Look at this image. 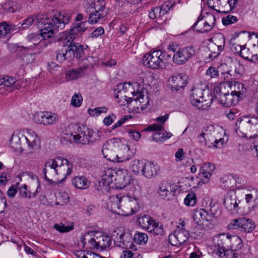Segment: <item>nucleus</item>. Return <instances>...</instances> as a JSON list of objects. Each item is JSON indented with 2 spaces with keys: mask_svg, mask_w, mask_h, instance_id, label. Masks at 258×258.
Listing matches in <instances>:
<instances>
[{
  "mask_svg": "<svg viewBox=\"0 0 258 258\" xmlns=\"http://www.w3.org/2000/svg\"><path fill=\"white\" fill-rule=\"evenodd\" d=\"M184 203L187 206H194L197 203V196L194 191L189 192L184 200Z\"/></svg>",
  "mask_w": 258,
  "mask_h": 258,
  "instance_id": "nucleus-49",
  "label": "nucleus"
},
{
  "mask_svg": "<svg viewBox=\"0 0 258 258\" xmlns=\"http://www.w3.org/2000/svg\"><path fill=\"white\" fill-rule=\"evenodd\" d=\"M134 96L133 101L137 105L138 109L140 108L143 110L147 107L149 104L148 97L143 94V92L137 91H134L132 92Z\"/></svg>",
  "mask_w": 258,
  "mask_h": 258,
  "instance_id": "nucleus-22",
  "label": "nucleus"
},
{
  "mask_svg": "<svg viewBox=\"0 0 258 258\" xmlns=\"http://www.w3.org/2000/svg\"><path fill=\"white\" fill-rule=\"evenodd\" d=\"M34 21V19L33 17H28L27 18L24 20L21 24L23 29H27L32 25Z\"/></svg>",
  "mask_w": 258,
  "mask_h": 258,
  "instance_id": "nucleus-61",
  "label": "nucleus"
},
{
  "mask_svg": "<svg viewBox=\"0 0 258 258\" xmlns=\"http://www.w3.org/2000/svg\"><path fill=\"white\" fill-rule=\"evenodd\" d=\"M171 55L164 51L157 50L151 51L143 57V64L152 69H162L166 67L168 61L171 59Z\"/></svg>",
  "mask_w": 258,
  "mask_h": 258,
  "instance_id": "nucleus-7",
  "label": "nucleus"
},
{
  "mask_svg": "<svg viewBox=\"0 0 258 258\" xmlns=\"http://www.w3.org/2000/svg\"><path fill=\"white\" fill-rule=\"evenodd\" d=\"M73 184L77 188L84 189L90 185V182L83 176H77L72 180Z\"/></svg>",
  "mask_w": 258,
  "mask_h": 258,
  "instance_id": "nucleus-35",
  "label": "nucleus"
},
{
  "mask_svg": "<svg viewBox=\"0 0 258 258\" xmlns=\"http://www.w3.org/2000/svg\"><path fill=\"white\" fill-rule=\"evenodd\" d=\"M67 48L63 47L56 51V59L59 62H69L76 57V48Z\"/></svg>",
  "mask_w": 258,
  "mask_h": 258,
  "instance_id": "nucleus-17",
  "label": "nucleus"
},
{
  "mask_svg": "<svg viewBox=\"0 0 258 258\" xmlns=\"http://www.w3.org/2000/svg\"><path fill=\"white\" fill-rule=\"evenodd\" d=\"M206 14V16L205 17L202 16V15H200V16L198 17L197 22L192 26L191 28L192 29H195L198 24L204 18H205V21H206L208 23L207 24L209 23V24H210L211 25L214 26L216 22V17L215 15L208 12H207Z\"/></svg>",
  "mask_w": 258,
  "mask_h": 258,
  "instance_id": "nucleus-43",
  "label": "nucleus"
},
{
  "mask_svg": "<svg viewBox=\"0 0 258 258\" xmlns=\"http://www.w3.org/2000/svg\"><path fill=\"white\" fill-rule=\"evenodd\" d=\"M227 227L229 230L237 229L242 232H250L254 230L255 224L252 220L243 217L233 220Z\"/></svg>",
  "mask_w": 258,
  "mask_h": 258,
  "instance_id": "nucleus-11",
  "label": "nucleus"
},
{
  "mask_svg": "<svg viewBox=\"0 0 258 258\" xmlns=\"http://www.w3.org/2000/svg\"><path fill=\"white\" fill-rule=\"evenodd\" d=\"M250 197L253 199V204L251 206L253 208L258 207V190L256 188H253L250 191Z\"/></svg>",
  "mask_w": 258,
  "mask_h": 258,
  "instance_id": "nucleus-59",
  "label": "nucleus"
},
{
  "mask_svg": "<svg viewBox=\"0 0 258 258\" xmlns=\"http://www.w3.org/2000/svg\"><path fill=\"white\" fill-rule=\"evenodd\" d=\"M189 233L186 230L176 229L173 234L169 236V239L171 240H175L173 244L175 245H181L186 242L189 238Z\"/></svg>",
  "mask_w": 258,
  "mask_h": 258,
  "instance_id": "nucleus-23",
  "label": "nucleus"
},
{
  "mask_svg": "<svg viewBox=\"0 0 258 258\" xmlns=\"http://www.w3.org/2000/svg\"><path fill=\"white\" fill-rule=\"evenodd\" d=\"M212 41L213 43L209 45L210 50L211 51V49H214L217 48V51H213L209 54V57L211 59H214L218 56L223 50L225 46V37L223 34L219 33L214 37Z\"/></svg>",
  "mask_w": 258,
  "mask_h": 258,
  "instance_id": "nucleus-18",
  "label": "nucleus"
},
{
  "mask_svg": "<svg viewBox=\"0 0 258 258\" xmlns=\"http://www.w3.org/2000/svg\"><path fill=\"white\" fill-rule=\"evenodd\" d=\"M117 151L115 154L116 161L115 162H120L128 160L132 156V153L130 151L127 145L123 144L120 140L117 141Z\"/></svg>",
  "mask_w": 258,
  "mask_h": 258,
  "instance_id": "nucleus-21",
  "label": "nucleus"
},
{
  "mask_svg": "<svg viewBox=\"0 0 258 258\" xmlns=\"http://www.w3.org/2000/svg\"><path fill=\"white\" fill-rule=\"evenodd\" d=\"M107 204L111 211L118 215L128 216L135 214L140 206V199L135 195L110 197Z\"/></svg>",
  "mask_w": 258,
  "mask_h": 258,
  "instance_id": "nucleus-1",
  "label": "nucleus"
},
{
  "mask_svg": "<svg viewBox=\"0 0 258 258\" xmlns=\"http://www.w3.org/2000/svg\"><path fill=\"white\" fill-rule=\"evenodd\" d=\"M158 193L159 194L164 200H168L170 199L169 195L173 194L169 191L168 187L164 186L163 184H162L159 186V190L158 191Z\"/></svg>",
  "mask_w": 258,
  "mask_h": 258,
  "instance_id": "nucleus-51",
  "label": "nucleus"
},
{
  "mask_svg": "<svg viewBox=\"0 0 258 258\" xmlns=\"http://www.w3.org/2000/svg\"><path fill=\"white\" fill-rule=\"evenodd\" d=\"M115 245L124 249H136L133 243V238L130 233L125 232L121 228H117L112 235Z\"/></svg>",
  "mask_w": 258,
  "mask_h": 258,
  "instance_id": "nucleus-8",
  "label": "nucleus"
},
{
  "mask_svg": "<svg viewBox=\"0 0 258 258\" xmlns=\"http://www.w3.org/2000/svg\"><path fill=\"white\" fill-rule=\"evenodd\" d=\"M54 228L56 229L57 231L63 233V232H68L71 230L73 228H70L69 226H66L63 224H55L54 226Z\"/></svg>",
  "mask_w": 258,
  "mask_h": 258,
  "instance_id": "nucleus-62",
  "label": "nucleus"
},
{
  "mask_svg": "<svg viewBox=\"0 0 258 258\" xmlns=\"http://www.w3.org/2000/svg\"><path fill=\"white\" fill-rule=\"evenodd\" d=\"M132 181L131 176L128 175L125 169H118L116 171L115 183L116 188H123L128 185Z\"/></svg>",
  "mask_w": 258,
  "mask_h": 258,
  "instance_id": "nucleus-20",
  "label": "nucleus"
},
{
  "mask_svg": "<svg viewBox=\"0 0 258 258\" xmlns=\"http://www.w3.org/2000/svg\"><path fill=\"white\" fill-rule=\"evenodd\" d=\"M226 87L229 88L230 85L225 82L221 83L218 86L215 87L213 89V99L215 98L219 102L221 101V97L223 96H225L227 95V93L229 92V91L223 92V90H226Z\"/></svg>",
  "mask_w": 258,
  "mask_h": 258,
  "instance_id": "nucleus-33",
  "label": "nucleus"
},
{
  "mask_svg": "<svg viewBox=\"0 0 258 258\" xmlns=\"http://www.w3.org/2000/svg\"><path fill=\"white\" fill-rule=\"evenodd\" d=\"M229 234L220 233L214 236L213 238V249L217 255L222 257V251L229 248Z\"/></svg>",
  "mask_w": 258,
  "mask_h": 258,
  "instance_id": "nucleus-12",
  "label": "nucleus"
},
{
  "mask_svg": "<svg viewBox=\"0 0 258 258\" xmlns=\"http://www.w3.org/2000/svg\"><path fill=\"white\" fill-rule=\"evenodd\" d=\"M153 219L148 215H144L138 219V223L142 227L147 230Z\"/></svg>",
  "mask_w": 258,
  "mask_h": 258,
  "instance_id": "nucleus-52",
  "label": "nucleus"
},
{
  "mask_svg": "<svg viewBox=\"0 0 258 258\" xmlns=\"http://www.w3.org/2000/svg\"><path fill=\"white\" fill-rule=\"evenodd\" d=\"M116 171L111 169H108L104 171L102 176V179L98 182L97 189L100 190L102 187L113 188V181L115 182Z\"/></svg>",
  "mask_w": 258,
  "mask_h": 258,
  "instance_id": "nucleus-19",
  "label": "nucleus"
},
{
  "mask_svg": "<svg viewBox=\"0 0 258 258\" xmlns=\"http://www.w3.org/2000/svg\"><path fill=\"white\" fill-rule=\"evenodd\" d=\"M81 127L78 124H72L68 126V133L76 141H80V135H81Z\"/></svg>",
  "mask_w": 258,
  "mask_h": 258,
  "instance_id": "nucleus-42",
  "label": "nucleus"
},
{
  "mask_svg": "<svg viewBox=\"0 0 258 258\" xmlns=\"http://www.w3.org/2000/svg\"><path fill=\"white\" fill-rule=\"evenodd\" d=\"M168 49L174 52L172 59L175 63L178 65L186 63L196 53L195 49L192 46L185 47L176 50V49L174 48L173 46L170 45Z\"/></svg>",
  "mask_w": 258,
  "mask_h": 258,
  "instance_id": "nucleus-10",
  "label": "nucleus"
},
{
  "mask_svg": "<svg viewBox=\"0 0 258 258\" xmlns=\"http://www.w3.org/2000/svg\"><path fill=\"white\" fill-rule=\"evenodd\" d=\"M233 51H235V53L239 54L242 57L245 59H247L250 61V58L248 56H245L244 54V51H247L249 49H246L244 46L233 44L231 48Z\"/></svg>",
  "mask_w": 258,
  "mask_h": 258,
  "instance_id": "nucleus-50",
  "label": "nucleus"
},
{
  "mask_svg": "<svg viewBox=\"0 0 258 258\" xmlns=\"http://www.w3.org/2000/svg\"><path fill=\"white\" fill-rule=\"evenodd\" d=\"M172 134L171 133L166 132V134L160 132H155L152 136V140L156 142H163L169 139Z\"/></svg>",
  "mask_w": 258,
  "mask_h": 258,
  "instance_id": "nucleus-45",
  "label": "nucleus"
},
{
  "mask_svg": "<svg viewBox=\"0 0 258 258\" xmlns=\"http://www.w3.org/2000/svg\"><path fill=\"white\" fill-rule=\"evenodd\" d=\"M17 80L16 78L5 76L0 77V86L4 85L8 87H12L13 90L18 89L20 88V85L18 84H16Z\"/></svg>",
  "mask_w": 258,
  "mask_h": 258,
  "instance_id": "nucleus-37",
  "label": "nucleus"
},
{
  "mask_svg": "<svg viewBox=\"0 0 258 258\" xmlns=\"http://www.w3.org/2000/svg\"><path fill=\"white\" fill-rule=\"evenodd\" d=\"M187 81V76L184 74H175L169 79L168 86L172 92H177L184 88Z\"/></svg>",
  "mask_w": 258,
  "mask_h": 258,
  "instance_id": "nucleus-15",
  "label": "nucleus"
},
{
  "mask_svg": "<svg viewBox=\"0 0 258 258\" xmlns=\"http://www.w3.org/2000/svg\"><path fill=\"white\" fill-rule=\"evenodd\" d=\"M148 235L143 232H137L134 235L135 242L139 244H144L148 241Z\"/></svg>",
  "mask_w": 258,
  "mask_h": 258,
  "instance_id": "nucleus-47",
  "label": "nucleus"
},
{
  "mask_svg": "<svg viewBox=\"0 0 258 258\" xmlns=\"http://www.w3.org/2000/svg\"><path fill=\"white\" fill-rule=\"evenodd\" d=\"M43 168L53 169V173H59L62 174L61 179H57L55 184L62 182L68 176L72 174L73 164L68 160L61 157L49 159L46 162Z\"/></svg>",
  "mask_w": 258,
  "mask_h": 258,
  "instance_id": "nucleus-6",
  "label": "nucleus"
},
{
  "mask_svg": "<svg viewBox=\"0 0 258 258\" xmlns=\"http://www.w3.org/2000/svg\"><path fill=\"white\" fill-rule=\"evenodd\" d=\"M229 241L228 242L229 248L233 250H238L243 246V243L241 238L236 235L231 236L229 234Z\"/></svg>",
  "mask_w": 258,
  "mask_h": 258,
  "instance_id": "nucleus-40",
  "label": "nucleus"
},
{
  "mask_svg": "<svg viewBox=\"0 0 258 258\" xmlns=\"http://www.w3.org/2000/svg\"><path fill=\"white\" fill-rule=\"evenodd\" d=\"M192 217L194 222L200 226L204 225V222H210L207 216V211L204 209L194 210Z\"/></svg>",
  "mask_w": 258,
  "mask_h": 258,
  "instance_id": "nucleus-26",
  "label": "nucleus"
},
{
  "mask_svg": "<svg viewBox=\"0 0 258 258\" xmlns=\"http://www.w3.org/2000/svg\"><path fill=\"white\" fill-rule=\"evenodd\" d=\"M19 195L24 198H31L32 197V193L28 190L26 184H23L20 188Z\"/></svg>",
  "mask_w": 258,
  "mask_h": 258,
  "instance_id": "nucleus-58",
  "label": "nucleus"
},
{
  "mask_svg": "<svg viewBox=\"0 0 258 258\" xmlns=\"http://www.w3.org/2000/svg\"><path fill=\"white\" fill-rule=\"evenodd\" d=\"M206 74L210 78H214L217 77L219 74V71L215 67H210L206 72Z\"/></svg>",
  "mask_w": 258,
  "mask_h": 258,
  "instance_id": "nucleus-63",
  "label": "nucleus"
},
{
  "mask_svg": "<svg viewBox=\"0 0 258 258\" xmlns=\"http://www.w3.org/2000/svg\"><path fill=\"white\" fill-rule=\"evenodd\" d=\"M86 23L87 21L74 23L70 30V33L72 35H75L76 37L77 35L82 34L87 29Z\"/></svg>",
  "mask_w": 258,
  "mask_h": 258,
  "instance_id": "nucleus-39",
  "label": "nucleus"
},
{
  "mask_svg": "<svg viewBox=\"0 0 258 258\" xmlns=\"http://www.w3.org/2000/svg\"><path fill=\"white\" fill-rule=\"evenodd\" d=\"M238 21L237 18L234 16L229 15L222 19V23L224 26L235 23Z\"/></svg>",
  "mask_w": 258,
  "mask_h": 258,
  "instance_id": "nucleus-55",
  "label": "nucleus"
},
{
  "mask_svg": "<svg viewBox=\"0 0 258 258\" xmlns=\"http://www.w3.org/2000/svg\"><path fill=\"white\" fill-rule=\"evenodd\" d=\"M215 170V166L211 163H205L200 169L199 176L205 183L208 182L212 173Z\"/></svg>",
  "mask_w": 258,
  "mask_h": 258,
  "instance_id": "nucleus-25",
  "label": "nucleus"
},
{
  "mask_svg": "<svg viewBox=\"0 0 258 258\" xmlns=\"http://www.w3.org/2000/svg\"><path fill=\"white\" fill-rule=\"evenodd\" d=\"M239 100H240L231 92V94H229V92H228L227 93L226 95L221 97L219 103L222 104L224 107H229L231 105H235L238 103Z\"/></svg>",
  "mask_w": 258,
  "mask_h": 258,
  "instance_id": "nucleus-36",
  "label": "nucleus"
},
{
  "mask_svg": "<svg viewBox=\"0 0 258 258\" xmlns=\"http://www.w3.org/2000/svg\"><path fill=\"white\" fill-rule=\"evenodd\" d=\"M84 74L81 68L72 69L66 71L65 78L68 82L72 81L82 78Z\"/></svg>",
  "mask_w": 258,
  "mask_h": 258,
  "instance_id": "nucleus-34",
  "label": "nucleus"
},
{
  "mask_svg": "<svg viewBox=\"0 0 258 258\" xmlns=\"http://www.w3.org/2000/svg\"><path fill=\"white\" fill-rule=\"evenodd\" d=\"M234 250L230 248L226 249L224 251H222V258H237V254L234 252Z\"/></svg>",
  "mask_w": 258,
  "mask_h": 258,
  "instance_id": "nucleus-60",
  "label": "nucleus"
},
{
  "mask_svg": "<svg viewBox=\"0 0 258 258\" xmlns=\"http://www.w3.org/2000/svg\"><path fill=\"white\" fill-rule=\"evenodd\" d=\"M144 164L143 161L135 159L130 163V169L135 174H142Z\"/></svg>",
  "mask_w": 258,
  "mask_h": 258,
  "instance_id": "nucleus-41",
  "label": "nucleus"
},
{
  "mask_svg": "<svg viewBox=\"0 0 258 258\" xmlns=\"http://www.w3.org/2000/svg\"><path fill=\"white\" fill-rule=\"evenodd\" d=\"M217 207L215 206L212 207L209 211H207V216L210 222H212L213 219L217 215Z\"/></svg>",
  "mask_w": 258,
  "mask_h": 258,
  "instance_id": "nucleus-64",
  "label": "nucleus"
},
{
  "mask_svg": "<svg viewBox=\"0 0 258 258\" xmlns=\"http://www.w3.org/2000/svg\"><path fill=\"white\" fill-rule=\"evenodd\" d=\"M207 23V21H205V22L202 25L199 24L198 29L197 30V31L200 33H206L209 32L213 28L214 26Z\"/></svg>",
  "mask_w": 258,
  "mask_h": 258,
  "instance_id": "nucleus-56",
  "label": "nucleus"
},
{
  "mask_svg": "<svg viewBox=\"0 0 258 258\" xmlns=\"http://www.w3.org/2000/svg\"><path fill=\"white\" fill-rule=\"evenodd\" d=\"M139 84L137 83L134 84V86H132L129 83H125L124 84H119L116 86V88L114 89V94L116 101L120 106H124L133 101V97L126 96L124 94L126 92L127 88L132 89L135 87H138Z\"/></svg>",
  "mask_w": 258,
  "mask_h": 258,
  "instance_id": "nucleus-9",
  "label": "nucleus"
},
{
  "mask_svg": "<svg viewBox=\"0 0 258 258\" xmlns=\"http://www.w3.org/2000/svg\"><path fill=\"white\" fill-rule=\"evenodd\" d=\"M105 9L104 6H102L98 8L97 10L92 9L93 11H91V13L89 14L88 22L90 24H94L97 23L98 21L105 17V14L103 13H100L103 11Z\"/></svg>",
  "mask_w": 258,
  "mask_h": 258,
  "instance_id": "nucleus-31",
  "label": "nucleus"
},
{
  "mask_svg": "<svg viewBox=\"0 0 258 258\" xmlns=\"http://www.w3.org/2000/svg\"><path fill=\"white\" fill-rule=\"evenodd\" d=\"M24 137L29 148L33 149L40 146V139L34 132L31 130L28 131Z\"/></svg>",
  "mask_w": 258,
  "mask_h": 258,
  "instance_id": "nucleus-29",
  "label": "nucleus"
},
{
  "mask_svg": "<svg viewBox=\"0 0 258 258\" xmlns=\"http://www.w3.org/2000/svg\"><path fill=\"white\" fill-rule=\"evenodd\" d=\"M150 224L147 229L148 232L155 235H162L163 234V227L161 223L153 219L151 220Z\"/></svg>",
  "mask_w": 258,
  "mask_h": 258,
  "instance_id": "nucleus-38",
  "label": "nucleus"
},
{
  "mask_svg": "<svg viewBox=\"0 0 258 258\" xmlns=\"http://www.w3.org/2000/svg\"><path fill=\"white\" fill-rule=\"evenodd\" d=\"M229 88L232 90L231 93L239 100L242 99L246 92L243 85L238 82H234Z\"/></svg>",
  "mask_w": 258,
  "mask_h": 258,
  "instance_id": "nucleus-32",
  "label": "nucleus"
},
{
  "mask_svg": "<svg viewBox=\"0 0 258 258\" xmlns=\"http://www.w3.org/2000/svg\"><path fill=\"white\" fill-rule=\"evenodd\" d=\"M142 175L148 179L156 177L159 171V167L157 164L150 161H146L143 168Z\"/></svg>",
  "mask_w": 258,
  "mask_h": 258,
  "instance_id": "nucleus-24",
  "label": "nucleus"
},
{
  "mask_svg": "<svg viewBox=\"0 0 258 258\" xmlns=\"http://www.w3.org/2000/svg\"><path fill=\"white\" fill-rule=\"evenodd\" d=\"M169 118V114H166L163 116L158 117L156 121L160 123H155L150 125L144 129L145 131L156 132L160 131L163 128V124Z\"/></svg>",
  "mask_w": 258,
  "mask_h": 258,
  "instance_id": "nucleus-30",
  "label": "nucleus"
},
{
  "mask_svg": "<svg viewBox=\"0 0 258 258\" xmlns=\"http://www.w3.org/2000/svg\"><path fill=\"white\" fill-rule=\"evenodd\" d=\"M83 247L87 244L89 248L103 250L111 244L110 237L100 232L89 231L81 237Z\"/></svg>",
  "mask_w": 258,
  "mask_h": 258,
  "instance_id": "nucleus-3",
  "label": "nucleus"
},
{
  "mask_svg": "<svg viewBox=\"0 0 258 258\" xmlns=\"http://www.w3.org/2000/svg\"><path fill=\"white\" fill-rule=\"evenodd\" d=\"M97 60L96 58L92 56H89L83 59L82 66L79 68L82 69L83 72L85 73L87 69L92 68L96 63Z\"/></svg>",
  "mask_w": 258,
  "mask_h": 258,
  "instance_id": "nucleus-44",
  "label": "nucleus"
},
{
  "mask_svg": "<svg viewBox=\"0 0 258 258\" xmlns=\"http://www.w3.org/2000/svg\"><path fill=\"white\" fill-rule=\"evenodd\" d=\"M10 142L11 148L14 149L15 151H19L21 150V138L18 135L13 134Z\"/></svg>",
  "mask_w": 258,
  "mask_h": 258,
  "instance_id": "nucleus-46",
  "label": "nucleus"
},
{
  "mask_svg": "<svg viewBox=\"0 0 258 258\" xmlns=\"http://www.w3.org/2000/svg\"><path fill=\"white\" fill-rule=\"evenodd\" d=\"M108 108L105 107H96L94 109H89L88 110V113L91 116H98L102 113H106Z\"/></svg>",
  "mask_w": 258,
  "mask_h": 258,
  "instance_id": "nucleus-53",
  "label": "nucleus"
},
{
  "mask_svg": "<svg viewBox=\"0 0 258 258\" xmlns=\"http://www.w3.org/2000/svg\"><path fill=\"white\" fill-rule=\"evenodd\" d=\"M76 37L75 35H72L69 30V32H66L62 39V45L63 47L67 48H76V58L79 59L84 55V49L83 46L79 43L74 42V40Z\"/></svg>",
  "mask_w": 258,
  "mask_h": 258,
  "instance_id": "nucleus-13",
  "label": "nucleus"
},
{
  "mask_svg": "<svg viewBox=\"0 0 258 258\" xmlns=\"http://www.w3.org/2000/svg\"><path fill=\"white\" fill-rule=\"evenodd\" d=\"M235 132L239 136L246 138L248 135L258 134V117L252 115H243L238 118L235 123Z\"/></svg>",
  "mask_w": 258,
  "mask_h": 258,
  "instance_id": "nucleus-5",
  "label": "nucleus"
},
{
  "mask_svg": "<svg viewBox=\"0 0 258 258\" xmlns=\"http://www.w3.org/2000/svg\"><path fill=\"white\" fill-rule=\"evenodd\" d=\"M223 204L226 209L229 211L237 212L238 203L237 202L235 194L231 195V193H228L224 198Z\"/></svg>",
  "mask_w": 258,
  "mask_h": 258,
  "instance_id": "nucleus-27",
  "label": "nucleus"
},
{
  "mask_svg": "<svg viewBox=\"0 0 258 258\" xmlns=\"http://www.w3.org/2000/svg\"><path fill=\"white\" fill-rule=\"evenodd\" d=\"M189 101L199 110H206L213 101V94L209 90H204L199 85L194 86L190 89Z\"/></svg>",
  "mask_w": 258,
  "mask_h": 258,
  "instance_id": "nucleus-4",
  "label": "nucleus"
},
{
  "mask_svg": "<svg viewBox=\"0 0 258 258\" xmlns=\"http://www.w3.org/2000/svg\"><path fill=\"white\" fill-rule=\"evenodd\" d=\"M71 18L70 13L60 12L51 19L40 18L38 20V27L41 29L40 34L44 39L51 37L59 30L62 29L69 23Z\"/></svg>",
  "mask_w": 258,
  "mask_h": 258,
  "instance_id": "nucleus-2",
  "label": "nucleus"
},
{
  "mask_svg": "<svg viewBox=\"0 0 258 258\" xmlns=\"http://www.w3.org/2000/svg\"><path fill=\"white\" fill-rule=\"evenodd\" d=\"M53 169H50L48 168H43V173L44 176V178L45 180H46L51 185H56V184H55V182H56V181H54L52 179H49L48 178L47 176V174L48 173L49 176L51 177L55 176L56 175H60L62 176V174L59 173H53Z\"/></svg>",
  "mask_w": 258,
  "mask_h": 258,
  "instance_id": "nucleus-48",
  "label": "nucleus"
},
{
  "mask_svg": "<svg viewBox=\"0 0 258 258\" xmlns=\"http://www.w3.org/2000/svg\"><path fill=\"white\" fill-rule=\"evenodd\" d=\"M83 98L80 94L75 93L72 97L71 104L75 107H79L81 105Z\"/></svg>",
  "mask_w": 258,
  "mask_h": 258,
  "instance_id": "nucleus-57",
  "label": "nucleus"
},
{
  "mask_svg": "<svg viewBox=\"0 0 258 258\" xmlns=\"http://www.w3.org/2000/svg\"><path fill=\"white\" fill-rule=\"evenodd\" d=\"M96 135L93 131L86 128V131L81 132L79 142L82 144H92L96 140Z\"/></svg>",
  "mask_w": 258,
  "mask_h": 258,
  "instance_id": "nucleus-28",
  "label": "nucleus"
},
{
  "mask_svg": "<svg viewBox=\"0 0 258 258\" xmlns=\"http://www.w3.org/2000/svg\"><path fill=\"white\" fill-rule=\"evenodd\" d=\"M119 139L113 138L107 140L103 145L102 152L104 157L112 162L116 161L115 154L117 151Z\"/></svg>",
  "mask_w": 258,
  "mask_h": 258,
  "instance_id": "nucleus-14",
  "label": "nucleus"
},
{
  "mask_svg": "<svg viewBox=\"0 0 258 258\" xmlns=\"http://www.w3.org/2000/svg\"><path fill=\"white\" fill-rule=\"evenodd\" d=\"M34 118L36 122L45 126L54 125L59 120V117L56 113L49 111L37 114L35 115Z\"/></svg>",
  "mask_w": 258,
  "mask_h": 258,
  "instance_id": "nucleus-16",
  "label": "nucleus"
},
{
  "mask_svg": "<svg viewBox=\"0 0 258 258\" xmlns=\"http://www.w3.org/2000/svg\"><path fill=\"white\" fill-rule=\"evenodd\" d=\"M12 26H10L6 22L2 23L0 24V37L5 36L7 34L11 33Z\"/></svg>",
  "mask_w": 258,
  "mask_h": 258,
  "instance_id": "nucleus-54",
  "label": "nucleus"
}]
</instances>
